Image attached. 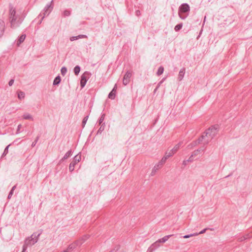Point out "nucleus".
<instances>
[{"mask_svg":"<svg viewBox=\"0 0 252 252\" xmlns=\"http://www.w3.org/2000/svg\"><path fill=\"white\" fill-rule=\"evenodd\" d=\"M16 10L11 4L9 5V19L11 28H16L23 21L22 18L16 14Z\"/></svg>","mask_w":252,"mask_h":252,"instance_id":"1","label":"nucleus"},{"mask_svg":"<svg viewBox=\"0 0 252 252\" xmlns=\"http://www.w3.org/2000/svg\"><path fill=\"white\" fill-rule=\"evenodd\" d=\"M190 7L188 3L182 4L179 8L178 15L181 19L185 20L189 15Z\"/></svg>","mask_w":252,"mask_h":252,"instance_id":"2","label":"nucleus"},{"mask_svg":"<svg viewBox=\"0 0 252 252\" xmlns=\"http://www.w3.org/2000/svg\"><path fill=\"white\" fill-rule=\"evenodd\" d=\"M41 233L36 234V233H33L30 237H28L25 240V243L27 246H32L35 244L38 240Z\"/></svg>","mask_w":252,"mask_h":252,"instance_id":"3","label":"nucleus"},{"mask_svg":"<svg viewBox=\"0 0 252 252\" xmlns=\"http://www.w3.org/2000/svg\"><path fill=\"white\" fill-rule=\"evenodd\" d=\"M218 126H212L206 130V134H209V139L206 141V144H208L211 140L217 134Z\"/></svg>","mask_w":252,"mask_h":252,"instance_id":"4","label":"nucleus"},{"mask_svg":"<svg viewBox=\"0 0 252 252\" xmlns=\"http://www.w3.org/2000/svg\"><path fill=\"white\" fill-rule=\"evenodd\" d=\"M80 155H77L74 157L73 160L71 162V163L69 164V170L70 172H72L74 170L75 165L77 164L80 161Z\"/></svg>","mask_w":252,"mask_h":252,"instance_id":"5","label":"nucleus"},{"mask_svg":"<svg viewBox=\"0 0 252 252\" xmlns=\"http://www.w3.org/2000/svg\"><path fill=\"white\" fill-rule=\"evenodd\" d=\"M90 73L88 71L85 72L81 77L80 85L82 88L86 84Z\"/></svg>","mask_w":252,"mask_h":252,"instance_id":"6","label":"nucleus"},{"mask_svg":"<svg viewBox=\"0 0 252 252\" xmlns=\"http://www.w3.org/2000/svg\"><path fill=\"white\" fill-rule=\"evenodd\" d=\"M53 0H52L50 4H48L46 5L43 9V14L45 16L48 15L53 9Z\"/></svg>","mask_w":252,"mask_h":252,"instance_id":"7","label":"nucleus"},{"mask_svg":"<svg viewBox=\"0 0 252 252\" xmlns=\"http://www.w3.org/2000/svg\"><path fill=\"white\" fill-rule=\"evenodd\" d=\"M132 76L131 72L130 71H127L125 74L123 80V84L126 86L130 82V79Z\"/></svg>","mask_w":252,"mask_h":252,"instance_id":"8","label":"nucleus"},{"mask_svg":"<svg viewBox=\"0 0 252 252\" xmlns=\"http://www.w3.org/2000/svg\"><path fill=\"white\" fill-rule=\"evenodd\" d=\"M82 244V243L80 242V240H78L74 242L73 243H72L70 244L67 248L65 250V251H67V252H69L70 251H72L75 249V248L78 246Z\"/></svg>","mask_w":252,"mask_h":252,"instance_id":"9","label":"nucleus"},{"mask_svg":"<svg viewBox=\"0 0 252 252\" xmlns=\"http://www.w3.org/2000/svg\"><path fill=\"white\" fill-rule=\"evenodd\" d=\"M209 139V134H206V131L202 135V136L198 138L197 142L198 144L202 142L204 145L206 144V141Z\"/></svg>","mask_w":252,"mask_h":252,"instance_id":"10","label":"nucleus"},{"mask_svg":"<svg viewBox=\"0 0 252 252\" xmlns=\"http://www.w3.org/2000/svg\"><path fill=\"white\" fill-rule=\"evenodd\" d=\"M116 89H117V85L115 84L114 87L113 88L112 90L111 91V92L108 94V97L110 99H115V95H116Z\"/></svg>","mask_w":252,"mask_h":252,"instance_id":"11","label":"nucleus"},{"mask_svg":"<svg viewBox=\"0 0 252 252\" xmlns=\"http://www.w3.org/2000/svg\"><path fill=\"white\" fill-rule=\"evenodd\" d=\"M206 149V147L205 146H204L203 147H201L196 150L192 152L193 155H194L195 156H197L201 154L202 153L204 152Z\"/></svg>","mask_w":252,"mask_h":252,"instance_id":"12","label":"nucleus"},{"mask_svg":"<svg viewBox=\"0 0 252 252\" xmlns=\"http://www.w3.org/2000/svg\"><path fill=\"white\" fill-rule=\"evenodd\" d=\"M186 72V68L185 67H183L181 68L179 71V75L178 79L179 81H181L183 80L184 76L185 75Z\"/></svg>","mask_w":252,"mask_h":252,"instance_id":"13","label":"nucleus"},{"mask_svg":"<svg viewBox=\"0 0 252 252\" xmlns=\"http://www.w3.org/2000/svg\"><path fill=\"white\" fill-rule=\"evenodd\" d=\"M4 30L5 23L3 20H0V37L3 34Z\"/></svg>","mask_w":252,"mask_h":252,"instance_id":"14","label":"nucleus"},{"mask_svg":"<svg viewBox=\"0 0 252 252\" xmlns=\"http://www.w3.org/2000/svg\"><path fill=\"white\" fill-rule=\"evenodd\" d=\"M162 167L160 166L159 164H156L154 167H153L152 172L151 173V176H153L155 175L157 171L160 168H161Z\"/></svg>","mask_w":252,"mask_h":252,"instance_id":"15","label":"nucleus"},{"mask_svg":"<svg viewBox=\"0 0 252 252\" xmlns=\"http://www.w3.org/2000/svg\"><path fill=\"white\" fill-rule=\"evenodd\" d=\"M174 235V234H171V235H168L165 236L164 237H163L161 239H158V242H159V243H164L166 241H167L169 238H170L171 237H172V236H173Z\"/></svg>","mask_w":252,"mask_h":252,"instance_id":"16","label":"nucleus"},{"mask_svg":"<svg viewBox=\"0 0 252 252\" xmlns=\"http://www.w3.org/2000/svg\"><path fill=\"white\" fill-rule=\"evenodd\" d=\"M26 38L25 34H22L19 38L18 41H17V46H19L22 42H24Z\"/></svg>","mask_w":252,"mask_h":252,"instance_id":"17","label":"nucleus"},{"mask_svg":"<svg viewBox=\"0 0 252 252\" xmlns=\"http://www.w3.org/2000/svg\"><path fill=\"white\" fill-rule=\"evenodd\" d=\"M181 146V143H179L178 144L176 145L172 150H171V151L175 154L177 152V151L179 149Z\"/></svg>","mask_w":252,"mask_h":252,"instance_id":"18","label":"nucleus"},{"mask_svg":"<svg viewBox=\"0 0 252 252\" xmlns=\"http://www.w3.org/2000/svg\"><path fill=\"white\" fill-rule=\"evenodd\" d=\"M72 155V151H68L64 155L62 159V160H64L68 158L69 157H70Z\"/></svg>","mask_w":252,"mask_h":252,"instance_id":"19","label":"nucleus"},{"mask_svg":"<svg viewBox=\"0 0 252 252\" xmlns=\"http://www.w3.org/2000/svg\"><path fill=\"white\" fill-rule=\"evenodd\" d=\"M61 80V79L60 76H57L54 80L53 85H58V84H60Z\"/></svg>","mask_w":252,"mask_h":252,"instance_id":"20","label":"nucleus"},{"mask_svg":"<svg viewBox=\"0 0 252 252\" xmlns=\"http://www.w3.org/2000/svg\"><path fill=\"white\" fill-rule=\"evenodd\" d=\"M163 71H164V67L162 66H160L158 70V71L157 72V75L158 76H160V75H161L163 73Z\"/></svg>","mask_w":252,"mask_h":252,"instance_id":"21","label":"nucleus"},{"mask_svg":"<svg viewBox=\"0 0 252 252\" xmlns=\"http://www.w3.org/2000/svg\"><path fill=\"white\" fill-rule=\"evenodd\" d=\"M167 159V158L165 156H164L158 164L162 167Z\"/></svg>","mask_w":252,"mask_h":252,"instance_id":"22","label":"nucleus"},{"mask_svg":"<svg viewBox=\"0 0 252 252\" xmlns=\"http://www.w3.org/2000/svg\"><path fill=\"white\" fill-rule=\"evenodd\" d=\"M23 118L25 120H33L32 116L28 113L24 114L23 115Z\"/></svg>","mask_w":252,"mask_h":252,"instance_id":"23","label":"nucleus"},{"mask_svg":"<svg viewBox=\"0 0 252 252\" xmlns=\"http://www.w3.org/2000/svg\"><path fill=\"white\" fill-rule=\"evenodd\" d=\"M11 145V144H9L8 146L6 147L5 148L3 153L2 154L1 158L5 157L8 153V148L9 146Z\"/></svg>","mask_w":252,"mask_h":252,"instance_id":"24","label":"nucleus"},{"mask_svg":"<svg viewBox=\"0 0 252 252\" xmlns=\"http://www.w3.org/2000/svg\"><path fill=\"white\" fill-rule=\"evenodd\" d=\"M183 24L182 23H180V24H179L178 25H177L175 28H174V30L176 31V32H178L183 27Z\"/></svg>","mask_w":252,"mask_h":252,"instance_id":"25","label":"nucleus"},{"mask_svg":"<svg viewBox=\"0 0 252 252\" xmlns=\"http://www.w3.org/2000/svg\"><path fill=\"white\" fill-rule=\"evenodd\" d=\"M104 127H105V123H103V124H101L100 127L98 129V130L97 132V133L101 134V132L104 130Z\"/></svg>","mask_w":252,"mask_h":252,"instance_id":"26","label":"nucleus"},{"mask_svg":"<svg viewBox=\"0 0 252 252\" xmlns=\"http://www.w3.org/2000/svg\"><path fill=\"white\" fill-rule=\"evenodd\" d=\"M159 243H160L159 242H158V240L156 242H155L154 244H153L150 248L151 249L152 247H153V248L152 249L153 250L154 249H157V248H158L159 246Z\"/></svg>","mask_w":252,"mask_h":252,"instance_id":"27","label":"nucleus"},{"mask_svg":"<svg viewBox=\"0 0 252 252\" xmlns=\"http://www.w3.org/2000/svg\"><path fill=\"white\" fill-rule=\"evenodd\" d=\"M18 97L20 99L24 98L25 97V93L23 92L19 91L18 92Z\"/></svg>","mask_w":252,"mask_h":252,"instance_id":"28","label":"nucleus"},{"mask_svg":"<svg viewBox=\"0 0 252 252\" xmlns=\"http://www.w3.org/2000/svg\"><path fill=\"white\" fill-rule=\"evenodd\" d=\"M80 71V67L79 66L76 65L74 68V72L75 75H77L79 74Z\"/></svg>","mask_w":252,"mask_h":252,"instance_id":"29","label":"nucleus"},{"mask_svg":"<svg viewBox=\"0 0 252 252\" xmlns=\"http://www.w3.org/2000/svg\"><path fill=\"white\" fill-rule=\"evenodd\" d=\"M105 114H103L101 115V117L100 118V119H99V121H98V123H99V125H101L102 124H103V122L105 119Z\"/></svg>","mask_w":252,"mask_h":252,"instance_id":"30","label":"nucleus"},{"mask_svg":"<svg viewBox=\"0 0 252 252\" xmlns=\"http://www.w3.org/2000/svg\"><path fill=\"white\" fill-rule=\"evenodd\" d=\"M174 154L171 151L169 152H166L164 156L168 159L169 157L173 156Z\"/></svg>","mask_w":252,"mask_h":252,"instance_id":"31","label":"nucleus"},{"mask_svg":"<svg viewBox=\"0 0 252 252\" xmlns=\"http://www.w3.org/2000/svg\"><path fill=\"white\" fill-rule=\"evenodd\" d=\"M61 74L64 76L67 72V68L65 67H63L61 70Z\"/></svg>","mask_w":252,"mask_h":252,"instance_id":"32","label":"nucleus"},{"mask_svg":"<svg viewBox=\"0 0 252 252\" xmlns=\"http://www.w3.org/2000/svg\"><path fill=\"white\" fill-rule=\"evenodd\" d=\"M197 235H198L197 233H195L191 234H189V235H184L183 237L184 238L187 239V238H189V237H190L191 236H197Z\"/></svg>","mask_w":252,"mask_h":252,"instance_id":"33","label":"nucleus"},{"mask_svg":"<svg viewBox=\"0 0 252 252\" xmlns=\"http://www.w3.org/2000/svg\"><path fill=\"white\" fill-rule=\"evenodd\" d=\"M88 118H89V116H87L86 117H85L82 121V126L83 127H84L85 126V125H86V122L88 119Z\"/></svg>","mask_w":252,"mask_h":252,"instance_id":"34","label":"nucleus"},{"mask_svg":"<svg viewBox=\"0 0 252 252\" xmlns=\"http://www.w3.org/2000/svg\"><path fill=\"white\" fill-rule=\"evenodd\" d=\"M63 15L65 17L68 16L70 15V11L67 10H65L63 11Z\"/></svg>","mask_w":252,"mask_h":252,"instance_id":"35","label":"nucleus"},{"mask_svg":"<svg viewBox=\"0 0 252 252\" xmlns=\"http://www.w3.org/2000/svg\"><path fill=\"white\" fill-rule=\"evenodd\" d=\"M39 138V136H38L36 137L35 138V140H34V142H32V147H33L35 146L36 144L37 143L38 139Z\"/></svg>","mask_w":252,"mask_h":252,"instance_id":"36","label":"nucleus"},{"mask_svg":"<svg viewBox=\"0 0 252 252\" xmlns=\"http://www.w3.org/2000/svg\"><path fill=\"white\" fill-rule=\"evenodd\" d=\"M249 237L248 236V235H247L246 236H244L243 237H241L239 238V241L240 242H242L247 239H248Z\"/></svg>","mask_w":252,"mask_h":252,"instance_id":"37","label":"nucleus"},{"mask_svg":"<svg viewBox=\"0 0 252 252\" xmlns=\"http://www.w3.org/2000/svg\"><path fill=\"white\" fill-rule=\"evenodd\" d=\"M194 157H195V156L194 155H193V154L192 153V154L191 155V156H190V157L188 159L187 161H189V162L192 161L194 160V159H193Z\"/></svg>","mask_w":252,"mask_h":252,"instance_id":"38","label":"nucleus"},{"mask_svg":"<svg viewBox=\"0 0 252 252\" xmlns=\"http://www.w3.org/2000/svg\"><path fill=\"white\" fill-rule=\"evenodd\" d=\"M78 39L80 38H87V36L84 34H80L78 36H77Z\"/></svg>","mask_w":252,"mask_h":252,"instance_id":"39","label":"nucleus"},{"mask_svg":"<svg viewBox=\"0 0 252 252\" xmlns=\"http://www.w3.org/2000/svg\"><path fill=\"white\" fill-rule=\"evenodd\" d=\"M165 79H166L165 77L162 79V80L158 83V88H159L160 87V86L165 80Z\"/></svg>","mask_w":252,"mask_h":252,"instance_id":"40","label":"nucleus"},{"mask_svg":"<svg viewBox=\"0 0 252 252\" xmlns=\"http://www.w3.org/2000/svg\"><path fill=\"white\" fill-rule=\"evenodd\" d=\"M77 39H78V38H77V36H72V37H70V40L71 41H74V40H77Z\"/></svg>","mask_w":252,"mask_h":252,"instance_id":"41","label":"nucleus"},{"mask_svg":"<svg viewBox=\"0 0 252 252\" xmlns=\"http://www.w3.org/2000/svg\"><path fill=\"white\" fill-rule=\"evenodd\" d=\"M89 238V237L87 235H85V236H84L82 238V240H83V242H80L81 243H83L85 241H86L88 238Z\"/></svg>","mask_w":252,"mask_h":252,"instance_id":"42","label":"nucleus"},{"mask_svg":"<svg viewBox=\"0 0 252 252\" xmlns=\"http://www.w3.org/2000/svg\"><path fill=\"white\" fill-rule=\"evenodd\" d=\"M28 247H29V246H27L25 244V243H24V245L23 246V251H22V252H25L26 251L27 248Z\"/></svg>","mask_w":252,"mask_h":252,"instance_id":"43","label":"nucleus"},{"mask_svg":"<svg viewBox=\"0 0 252 252\" xmlns=\"http://www.w3.org/2000/svg\"><path fill=\"white\" fill-rule=\"evenodd\" d=\"M208 228H204V229H203L202 230H201L200 232L199 233H197L198 235V234H203L204 233H205L206 232V231L207 230Z\"/></svg>","mask_w":252,"mask_h":252,"instance_id":"44","label":"nucleus"},{"mask_svg":"<svg viewBox=\"0 0 252 252\" xmlns=\"http://www.w3.org/2000/svg\"><path fill=\"white\" fill-rule=\"evenodd\" d=\"M14 79H11V80L9 81V83H8V85H9L10 86H11L13 84V83H14Z\"/></svg>","mask_w":252,"mask_h":252,"instance_id":"45","label":"nucleus"},{"mask_svg":"<svg viewBox=\"0 0 252 252\" xmlns=\"http://www.w3.org/2000/svg\"><path fill=\"white\" fill-rule=\"evenodd\" d=\"M135 14L137 16H139L141 15V12L139 10H137L135 12Z\"/></svg>","mask_w":252,"mask_h":252,"instance_id":"46","label":"nucleus"},{"mask_svg":"<svg viewBox=\"0 0 252 252\" xmlns=\"http://www.w3.org/2000/svg\"><path fill=\"white\" fill-rule=\"evenodd\" d=\"M13 191H12V190H10L9 193V194H8V199H10L12 196V195L13 194Z\"/></svg>","mask_w":252,"mask_h":252,"instance_id":"47","label":"nucleus"},{"mask_svg":"<svg viewBox=\"0 0 252 252\" xmlns=\"http://www.w3.org/2000/svg\"><path fill=\"white\" fill-rule=\"evenodd\" d=\"M21 127V125H19L17 127L16 133H19L20 129Z\"/></svg>","mask_w":252,"mask_h":252,"instance_id":"48","label":"nucleus"},{"mask_svg":"<svg viewBox=\"0 0 252 252\" xmlns=\"http://www.w3.org/2000/svg\"><path fill=\"white\" fill-rule=\"evenodd\" d=\"M16 186H14L11 189V190H12V191H14V189H16Z\"/></svg>","mask_w":252,"mask_h":252,"instance_id":"49","label":"nucleus"},{"mask_svg":"<svg viewBox=\"0 0 252 252\" xmlns=\"http://www.w3.org/2000/svg\"><path fill=\"white\" fill-rule=\"evenodd\" d=\"M159 88H158V86H157V87L156 88V89L154 90V93H156V91L158 90V89Z\"/></svg>","mask_w":252,"mask_h":252,"instance_id":"50","label":"nucleus"},{"mask_svg":"<svg viewBox=\"0 0 252 252\" xmlns=\"http://www.w3.org/2000/svg\"><path fill=\"white\" fill-rule=\"evenodd\" d=\"M153 250H150V248H149L147 252H152Z\"/></svg>","mask_w":252,"mask_h":252,"instance_id":"51","label":"nucleus"},{"mask_svg":"<svg viewBox=\"0 0 252 252\" xmlns=\"http://www.w3.org/2000/svg\"><path fill=\"white\" fill-rule=\"evenodd\" d=\"M187 161H185V160H184V161H183V164L186 165V162H187Z\"/></svg>","mask_w":252,"mask_h":252,"instance_id":"52","label":"nucleus"},{"mask_svg":"<svg viewBox=\"0 0 252 252\" xmlns=\"http://www.w3.org/2000/svg\"><path fill=\"white\" fill-rule=\"evenodd\" d=\"M109 252H116V251L115 250H113L110 251Z\"/></svg>","mask_w":252,"mask_h":252,"instance_id":"53","label":"nucleus"},{"mask_svg":"<svg viewBox=\"0 0 252 252\" xmlns=\"http://www.w3.org/2000/svg\"><path fill=\"white\" fill-rule=\"evenodd\" d=\"M109 252H116V251L115 250H113L110 251Z\"/></svg>","mask_w":252,"mask_h":252,"instance_id":"54","label":"nucleus"},{"mask_svg":"<svg viewBox=\"0 0 252 252\" xmlns=\"http://www.w3.org/2000/svg\"><path fill=\"white\" fill-rule=\"evenodd\" d=\"M61 252H67V251H65V250H64V251Z\"/></svg>","mask_w":252,"mask_h":252,"instance_id":"55","label":"nucleus"}]
</instances>
